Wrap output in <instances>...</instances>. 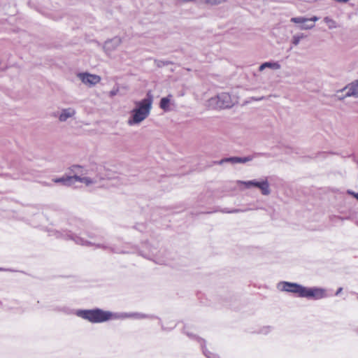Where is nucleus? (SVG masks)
Masks as SVG:
<instances>
[{"mask_svg": "<svg viewBox=\"0 0 358 358\" xmlns=\"http://www.w3.org/2000/svg\"><path fill=\"white\" fill-rule=\"evenodd\" d=\"M131 315L124 314L121 317H131Z\"/></svg>", "mask_w": 358, "mask_h": 358, "instance_id": "bb28decb", "label": "nucleus"}, {"mask_svg": "<svg viewBox=\"0 0 358 358\" xmlns=\"http://www.w3.org/2000/svg\"><path fill=\"white\" fill-rule=\"evenodd\" d=\"M266 68L272 70H279L281 68V65L278 62H266L259 66V71H262Z\"/></svg>", "mask_w": 358, "mask_h": 358, "instance_id": "dca6fc26", "label": "nucleus"}, {"mask_svg": "<svg viewBox=\"0 0 358 358\" xmlns=\"http://www.w3.org/2000/svg\"><path fill=\"white\" fill-rule=\"evenodd\" d=\"M224 162H231L232 164H241V157H229L225 158L220 161L219 164H222Z\"/></svg>", "mask_w": 358, "mask_h": 358, "instance_id": "a211bd4d", "label": "nucleus"}, {"mask_svg": "<svg viewBox=\"0 0 358 358\" xmlns=\"http://www.w3.org/2000/svg\"><path fill=\"white\" fill-rule=\"evenodd\" d=\"M262 99H263V97H261V98H259V99H256L255 100L259 101V100H262Z\"/></svg>", "mask_w": 358, "mask_h": 358, "instance_id": "c85d7f7f", "label": "nucleus"}, {"mask_svg": "<svg viewBox=\"0 0 358 358\" xmlns=\"http://www.w3.org/2000/svg\"><path fill=\"white\" fill-rule=\"evenodd\" d=\"M224 0H204L206 3H208L210 5H216L220 4L223 2Z\"/></svg>", "mask_w": 358, "mask_h": 358, "instance_id": "aec40b11", "label": "nucleus"}, {"mask_svg": "<svg viewBox=\"0 0 358 358\" xmlns=\"http://www.w3.org/2000/svg\"><path fill=\"white\" fill-rule=\"evenodd\" d=\"M203 353L204 355L208 357V358H219L217 355H214V354H212L210 352H207V351L206 350H203Z\"/></svg>", "mask_w": 358, "mask_h": 358, "instance_id": "4be33fe9", "label": "nucleus"}, {"mask_svg": "<svg viewBox=\"0 0 358 358\" xmlns=\"http://www.w3.org/2000/svg\"><path fill=\"white\" fill-rule=\"evenodd\" d=\"M101 178L99 176H65L58 178L52 179V181L55 183H61L64 185H71L76 182H80L84 183L87 187H92L99 185L101 182Z\"/></svg>", "mask_w": 358, "mask_h": 358, "instance_id": "7ed1b4c3", "label": "nucleus"}, {"mask_svg": "<svg viewBox=\"0 0 358 358\" xmlns=\"http://www.w3.org/2000/svg\"><path fill=\"white\" fill-rule=\"evenodd\" d=\"M134 315L136 317H137V318H141V317H143V315H142L138 314V313L134 314Z\"/></svg>", "mask_w": 358, "mask_h": 358, "instance_id": "b1692460", "label": "nucleus"}, {"mask_svg": "<svg viewBox=\"0 0 358 358\" xmlns=\"http://www.w3.org/2000/svg\"><path fill=\"white\" fill-rule=\"evenodd\" d=\"M240 211H241L240 210H231V211H229L228 213H238V212H240Z\"/></svg>", "mask_w": 358, "mask_h": 358, "instance_id": "a878e982", "label": "nucleus"}, {"mask_svg": "<svg viewBox=\"0 0 358 358\" xmlns=\"http://www.w3.org/2000/svg\"><path fill=\"white\" fill-rule=\"evenodd\" d=\"M153 99L152 95L148 94L147 97L134 101V107L129 113L127 124L133 127L141 124L150 115L152 108Z\"/></svg>", "mask_w": 358, "mask_h": 358, "instance_id": "f257e3e1", "label": "nucleus"}, {"mask_svg": "<svg viewBox=\"0 0 358 358\" xmlns=\"http://www.w3.org/2000/svg\"><path fill=\"white\" fill-rule=\"evenodd\" d=\"M116 252H120V253H124V252H127L126 251H123V250H115Z\"/></svg>", "mask_w": 358, "mask_h": 358, "instance_id": "cd10ccee", "label": "nucleus"}, {"mask_svg": "<svg viewBox=\"0 0 358 358\" xmlns=\"http://www.w3.org/2000/svg\"><path fill=\"white\" fill-rule=\"evenodd\" d=\"M326 289L321 287H303L302 296L303 298L311 299H321L327 297Z\"/></svg>", "mask_w": 358, "mask_h": 358, "instance_id": "6e6552de", "label": "nucleus"}, {"mask_svg": "<svg viewBox=\"0 0 358 358\" xmlns=\"http://www.w3.org/2000/svg\"><path fill=\"white\" fill-rule=\"evenodd\" d=\"M236 101L231 95L226 92L219 94L217 96L210 99V106L216 108H226L231 107Z\"/></svg>", "mask_w": 358, "mask_h": 358, "instance_id": "423d86ee", "label": "nucleus"}, {"mask_svg": "<svg viewBox=\"0 0 358 358\" xmlns=\"http://www.w3.org/2000/svg\"><path fill=\"white\" fill-rule=\"evenodd\" d=\"M76 314L77 316L93 323L103 322L113 317L112 313L100 309L78 310Z\"/></svg>", "mask_w": 358, "mask_h": 358, "instance_id": "f03ea898", "label": "nucleus"}, {"mask_svg": "<svg viewBox=\"0 0 358 358\" xmlns=\"http://www.w3.org/2000/svg\"><path fill=\"white\" fill-rule=\"evenodd\" d=\"M339 92H345V95L343 96H340L338 95V99H342L345 96H355L358 97V80L355 81L349 84L348 86L344 87Z\"/></svg>", "mask_w": 358, "mask_h": 358, "instance_id": "ddd939ff", "label": "nucleus"}, {"mask_svg": "<svg viewBox=\"0 0 358 358\" xmlns=\"http://www.w3.org/2000/svg\"><path fill=\"white\" fill-rule=\"evenodd\" d=\"M303 38V34H295L292 36V43L294 45V46H296L299 44L300 43V41Z\"/></svg>", "mask_w": 358, "mask_h": 358, "instance_id": "6ab92c4d", "label": "nucleus"}, {"mask_svg": "<svg viewBox=\"0 0 358 358\" xmlns=\"http://www.w3.org/2000/svg\"><path fill=\"white\" fill-rule=\"evenodd\" d=\"M141 254L159 264H166L169 262V252L165 249H159L157 247L149 245L147 247V250L141 251Z\"/></svg>", "mask_w": 358, "mask_h": 358, "instance_id": "20e7f679", "label": "nucleus"}, {"mask_svg": "<svg viewBox=\"0 0 358 358\" xmlns=\"http://www.w3.org/2000/svg\"><path fill=\"white\" fill-rule=\"evenodd\" d=\"M121 38L115 36L105 41L103 45V50L106 55L110 57L113 52L121 45Z\"/></svg>", "mask_w": 358, "mask_h": 358, "instance_id": "f8f14e48", "label": "nucleus"}, {"mask_svg": "<svg viewBox=\"0 0 358 358\" xmlns=\"http://www.w3.org/2000/svg\"><path fill=\"white\" fill-rule=\"evenodd\" d=\"M77 77L84 85L88 87L95 86L101 80V78L99 76L87 72L78 73Z\"/></svg>", "mask_w": 358, "mask_h": 358, "instance_id": "9d476101", "label": "nucleus"}, {"mask_svg": "<svg viewBox=\"0 0 358 358\" xmlns=\"http://www.w3.org/2000/svg\"><path fill=\"white\" fill-rule=\"evenodd\" d=\"M323 20L329 29H334L338 27L337 22L330 17H325Z\"/></svg>", "mask_w": 358, "mask_h": 358, "instance_id": "f3484780", "label": "nucleus"}, {"mask_svg": "<svg viewBox=\"0 0 358 358\" xmlns=\"http://www.w3.org/2000/svg\"><path fill=\"white\" fill-rule=\"evenodd\" d=\"M172 95L169 94L167 96L162 97L159 102V107L164 112H169L171 110Z\"/></svg>", "mask_w": 358, "mask_h": 358, "instance_id": "2eb2a0df", "label": "nucleus"}, {"mask_svg": "<svg viewBox=\"0 0 358 358\" xmlns=\"http://www.w3.org/2000/svg\"><path fill=\"white\" fill-rule=\"evenodd\" d=\"M277 288L281 292L294 293L301 297L303 286L295 282L282 281L278 283Z\"/></svg>", "mask_w": 358, "mask_h": 358, "instance_id": "1a4fd4ad", "label": "nucleus"}, {"mask_svg": "<svg viewBox=\"0 0 358 358\" xmlns=\"http://www.w3.org/2000/svg\"><path fill=\"white\" fill-rule=\"evenodd\" d=\"M236 183L241 189H243L241 187L242 185L245 189H250L254 187L258 188L263 195L266 196L271 193L270 185L266 178L262 179L259 181L255 180L248 181L238 180Z\"/></svg>", "mask_w": 358, "mask_h": 358, "instance_id": "39448f33", "label": "nucleus"}, {"mask_svg": "<svg viewBox=\"0 0 358 358\" xmlns=\"http://www.w3.org/2000/svg\"><path fill=\"white\" fill-rule=\"evenodd\" d=\"M76 114V109L73 107H69L61 109L57 117L59 122H65L69 119L74 118Z\"/></svg>", "mask_w": 358, "mask_h": 358, "instance_id": "4468645a", "label": "nucleus"}, {"mask_svg": "<svg viewBox=\"0 0 358 358\" xmlns=\"http://www.w3.org/2000/svg\"><path fill=\"white\" fill-rule=\"evenodd\" d=\"M349 194L354 196L355 198H356L358 200V193L352 192H348Z\"/></svg>", "mask_w": 358, "mask_h": 358, "instance_id": "5701e85b", "label": "nucleus"}, {"mask_svg": "<svg viewBox=\"0 0 358 358\" xmlns=\"http://www.w3.org/2000/svg\"><path fill=\"white\" fill-rule=\"evenodd\" d=\"M319 20L317 16H313L310 18H306L304 17H292L290 21L292 22L299 24V29L301 30H309L312 29L315 27V22Z\"/></svg>", "mask_w": 358, "mask_h": 358, "instance_id": "9b49d317", "label": "nucleus"}, {"mask_svg": "<svg viewBox=\"0 0 358 358\" xmlns=\"http://www.w3.org/2000/svg\"><path fill=\"white\" fill-rule=\"evenodd\" d=\"M342 289H342L341 287H340V288L337 290V292H336V295H338V294L342 292Z\"/></svg>", "mask_w": 358, "mask_h": 358, "instance_id": "393cba45", "label": "nucleus"}, {"mask_svg": "<svg viewBox=\"0 0 358 358\" xmlns=\"http://www.w3.org/2000/svg\"><path fill=\"white\" fill-rule=\"evenodd\" d=\"M60 236L69 240H73L76 243L85 245V246H96V248H108V246L105 243H99L96 242H92V241L85 240L82 237L77 236L73 232L71 231H64L62 233H60Z\"/></svg>", "mask_w": 358, "mask_h": 358, "instance_id": "0eeeda50", "label": "nucleus"}, {"mask_svg": "<svg viewBox=\"0 0 358 358\" xmlns=\"http://www.w3.org/2000/svg\"><path fill=\"white\" fill-rule=\"evenodd\" d=\"M253 158H254L253 156H248V157H241V164H245L246 162H250L253 159Z\"/></svg>", "mask_w": 358, "mask_h": 358, "instance_id": "412c9836", "label": "nucleus"}]
</instances>
